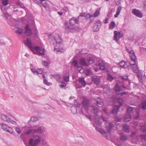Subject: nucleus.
<instances>
[{
  "instance_id": "f257e3e1",
  "label": "nucleus",
  "mask_w": 146,
  "mask_h": 146,
  "mask_svg": "<svg viewBox=\"0 0 146 146\" xmlns=\"http://www.w3.org/2000/svg\"><path fill=\"white\" fill-rule=\"evenodd\" d=\"M24 43L29 48L30 50L33 53L42 55L44 54V49H41L38 46H33L32 42L29 38H27L26 40L24 41Z\"/></svg>"
},
{
  "instance_id": "f03ea898",
  "label": "nucleus",
  "mask_w": 146,
  "mask_h": 146,
  "mask_svg": "<svg viewBox=\"0 0 146 146\" xmlns=\"http://www.w3.org/2000/svg\"><path fill=\"white\" fill-rule=\"evenodd\" d=\"M42 137L39 135L36 134L33 135V137L29 140V144L31 146H36L41 142Z\"/></svg>"
},
{
  "instance_id": "7ed1b4c3",
  "label": "nucleus",
  "mask_w": 146,
  "mask_h": 146,
  "mask_svg": "<svg viewBox=\"0 0 146 146\" xmlns=\"http://www.w3.org/2000/svg\"><path fill=\"white\" fill-rule=\"evenodd\" d=\"M9 116L5 115L3 114H0V118L3 121L9 123L13 124H15L16 123L15 121L12 120V119L9 117L10 116L11 117L14 118V117L11 113H9Z\"/></svg>"
},
{
  "instance_id": "20e7f679",
  "label": "nucleus",
  "mask_w": 146,
  "mask_h": 146,
  "mask_svg": "<svg viewBox=\"0 0 146 146\" xmlns=\"http://www.w3.org/2000/svg\"><path fill=\"white\" fill-rule=\"evenodd\" d=\"M94 62V60L91 57L89 58L86 60L85 58H82L79 61V64L80 65L84 66H88Z\"/></svg>"
},
{
  "instance_id": "39448f33",
  "label": "nucleus",
  "mask_w": 146,
  "mask_h": 146,
  "mask_svg": "<svg viewBox=\"0 0 146 146\" xmlns=\"http://www.w3.org/2000/svg\"><path fill=\"white\" fill-rule=\"evenodd\" d=\"M0 126L1 128L4 131L12 133L13 132V130L11 127H9L8 125L3 123H0Z\"/></svg>"
},
{
  "instance_id": "423d86ee",
  "label": "nucleus",
  "mask_w": 146,
  "mask_h": 146,
  "mask_svg": "<svg viewBox=\"0 0 146 146\" xmlns=\"http://www.w3.org/2000/svg\"><path fill=\"white\" fill-rule=\"evenodd\" d=\"M92 111L95 113L94 118L95 120V122L97 125L101 126L102 124V122L99 120V118L97 117L96 114L98 113V110L97 108L96 107H92Z\"/></svg>"
},
{
  "instance_id": "0eeeda50",
  "label": "nucleus",
  "mask_w": 146,
  "mask_h": 146,
  "mask_svg": "<svg viewBox=\"0 0 146 146\" xmlns=\"http://www.w3.org/2000/svg\"><path fill=\"white\" fill-rule=\"evenodd\" d=\"M119 106H118L116 105L114 106L113 109L110 113L108 112V110L106 108L104 109H103V111L105 113V114L106 115H110V113H112V114L117 113L119 111Z\"/></svg>"
},
{
  "instance_id": "6e6552de",
  "label": "nucleus",
  "mask_w": 146,
  "mask_h": 146,
  "mask_svg": "<svg viewBox=\"0 0 146 146\" xmlns=\"http://www.w3.org/2000/svg\"><path fill=\"white\" fill-rule=\"evenodd\" d=\"M114 34L113 39L116 42L119 41L120 38L122 37L123 36V32L122 31L118 32L117 31H114Z\"/></svg>"
},
{
  "instance_id": "1a4fd4ad",
  "label": "nucleus",
  "mask_w": 146,
  "mask_h": 146,
  "mask_svg": "<svg viewBox=\"0 0 146 146\" xmlns=\"http://www.w3.org/2000/svg\"><path fill=\"white\" fill-rule=\"evenodd\" d=\"M49 37L51 38L52 37L53 38L56 42L58 44L62 42V40L61 37L57 33H56L53 36L52 34H49L48 35Z\"/></svg>"
},
{
  "instance_id": "9d476101",
  "label": "nucleus",
  "mask_w": 146,
  "mask_h": 146,
  "mask_svg": "<svg viewBox=\"0 0 146 146\" xmlns=\"http://www.w3.org/2000/svg\"><path fill=\"white\" fill-rule=\"evenodd\" d=\"M79 16H78L77 18H76L74 17H73L69 20V24L71 27H74L76 24H78L79 22Z\"/></svg>"
},
{
  "instance_id": "9b49d317",
  "label": "nucleus",
  "mask_w": 146,
  "mask_h": 146,
  "mask_svg": "<svg viewBox=\"0 0 146 146\" xmlns=\"http://www.w3.org/2000/svg\"><path fill=\"white\" fill-rule=\"evenodd\" d=\"M105 124L107 131L109 134L110 133L113 126V123L108 122L105 123Z\"/></svg>"
},
{
  "instance_id": "f8f14e48",
  "label": "nucleus",
  "mask_w": 146,
  "mask_h": 146,
  "mask_svg": "<svg viewBox=\"0 0 146 146\" xmlns=\"http://www.w3.org/2000/svg\"><path fill=\"white\" fill-rule=\"evenodd\" d=\"M101 23L100 20H98L94 23L93 30L94 31L96 32L98 31L100 28Z\"/></svg>"
},
{
  "instance_id": "ddd939ff",
  "label": "nucleus",
  "mask_w": 146,
  "mask_h": 146,
  "mask_svg": "<svg viewBox=\"0 0 146 146\" xmlns=\"http://www.w3.org/2000/svg\"><path fill=\"white\" fill-rule=\"evenodd\" d=\"M34 134L38 133L40 134H43L44 133V130L41 126H39L38 129H33Z\"/></svg>"
},
{
  "instance_id": "4468645a",
  "label": "nucleus",
  "mask_w": 146,
  "mask_h": 146,
  "mask_svg": "<svg viewBox=\"0 0 146 146\" xmlns=\"http://www.w3.org/2000/svg\"><path fill=\"white\" fill-rule=\"evenodd\" d=\"M94 127H95L97 131L99 132L102 135L106 136L107 135V132L102 128L100 127H98L95 125V124L94 125Z\"/></svg>"
},
{
  "instance_id": "2eb2a0df",
  "label": "nucleus",
  "mask_w": 146,
  "mask_h": 146,
  "mask_svg": "<svg viewBox=\"0 0 146 146\" xmlns=\"http://www.w3.org/2000/svg\"><path fill=\"white\" fill-rule=\"evenodd\" d=\"M132 13L135 15L139 18H141L143 17V14L139 10L134 9H133Z\"/></svg>"
},
{
  "instance_id": "dca6fc26",
  "label": "nucleus",
  "mask_w": 146,
  "mask_h": 146,
  "mask_svg": "<svg viewBox=\"0 0 146 146\" xmlns=\"http://www.w3.org/2000/svg\"><path fill=\"white\" fill-rule=\"evenodd\" d=\"M78 81L79 84V86L78 87L79 88H81L82 86L84 87L85 86L86 83L85 81L84 78H80Z\"/></svg>"
},
{
  "instance_id": "f3484780",
  "label": "nucleus",
  "mask_w": 146,
  "mask_h": 146,
  "mask_svg": "<svg viewBox=\"0 0 146 146\" xmlns=\"http://www.w3.org/2000/svg\"><path fill=\"white\" fill-rule=\"evenodd\" d=\"M95 103L98 107H102L104 105L103 99L100 98L95 100Z\"/></svg>"
},
{
  "instance_id": "a211bd4d",
  "label": "nucleus",
  "mask_w": 146,
  "mask_h": 146,
  "mask_svg": "<svg viewBox=\"0 0 146 146\" xmlns=\"http://www.w3.org/2000/svg\"><path fill=\"white\" fill-rule=\"evenodd\" d=\"M92 79L93 82L96 85H98L100 82V78L98 76H93L92 77Z\"/></svg>"
},
{
  "instance_id": "6ab92c4d",
  "label": "nucleus",
  "mask_w": 146,
  "mask_h": 146,
  "mask_svg": "<svg viewBox=\"0 0 146 146\" xmlns=\"http://www.w3.org/2000/svg\"><path fill=\"white\" fill-rule=\"evenodd\" d=\"M25 33L28 36H30L31 35L32 31L31 29L29 28V25H26L25 27Z\"/></svg>"
},
{
  "instance_id": "aec40b11",
  "label": "nucleus",
  "mask_w": 146,
  "mask_h": 146,
  "mask_svg": "<svg viewBox=\"0 0 146 146\" xmlns=\"http://www.w3.org/2000/svg\"><path fill=\"white\" fill-rule=\"evenodd\" d=\"M136 63H134L133 64H131V63H130V64L131 65L132 68L133 69V71L135 73L139 72V70L137 68V65Z\"/></svg>"
},
{
  "instance_id": "412c9836",
  "label": "nucleus",
  "mask_w": 146,
  "mask_h": 146,
  "mask_svg": "<svg viewBox=\"0 0 146 146\" xmlns=\"http://www.w3.org/2000/svg\"><path fill=\"white\" fill-rule=\"evenodd\" d=\"M131 54L129 55L131 60L134 63H136V56L133 51H131Z\"/></svg>"
},
{
  "instance_id": "4be33fe9",
  "label": "nucleus",
  "mask_w": 146,
  "mask_h": 146,
  "mask_svg": "<svg viewBox=\"0 0 146 146\" xmlns=\"http://www.w3.org/2000/svg\"><path fill=\"white\" fill-rule=\"evenodd\" d=\"M14 30L15 32L18 34L21 35L23 32V29L18 27L15 28Z\"/></svg>"
},
{
  "instance_id": "5701e85b",
  "label": "nucleus",
  "mask_w": 146,
  "mask_h": 146,
  "mask_svg": "<svg viewBox=\"0 0 146 146\" xmlns=\"http://www.w3.org/2000/svg\"><path fill=\"white\" fill-rule=\"evenodd\" d=\"M131 119V115L130 113H127L125 115L124 118L125 121H130Z\"/></svg>"
},
{
  "instance_id": "b1692460",
  "label": "nucleus",
  "mask_w": 146,
  "mask_h": 146,
  "mask_svg": "<svg viewBox=\"0 0 146 146\" xmlns=\"http://www.w3.org/2000/svg\"><path fill=\"white\" fill-rule=\"evenodd\" d=\"M139 107L143 110H145L146 109V102H142L139 105Z\"/></svg>"
},
{
  "instance_id": "393cba45",
  "label": "nucleus",
  "mask_w": 146,
  "mask_h": 146,
  "mask_svg": "<svg viewBox=\"0 0 146 146\" xmlns=\"http://www.w3.org/2000/svg\"><path fill=\"white\" fill-rule=\"evenodd\" d=\"M57 46H54V52L56 53H57L58 52H64V50L62 48H57Z\"/></svg>"
},
{
  "instance_id": "a878e982",
  "label": "nucleus",
  "mask_w": 146,
  "mask_h": 146,
  "mask_svg": "<svg viewBox=\"0 0 146 146\" xmlns=\"http://www.w3.org/2000/svg\"><path fill=\"white\" fill-rule=\"evenodd\" d=\"M115 90L116 92H119L121 90H123L122 89V88H121L119 84L116 83L115 84Z\"/></svg>"
},
{
  "instance_id": "bb28decb",
  "label": "nucleus",
  "mask_w": 146,
  "mask_h": 146,
  "mask_svg": "<svg viewBox=\"0 0 146 146\" xmlns=\"http://www.w3.org/2000/svg\"><path fill=\"white\" fill-rule=\"evenodd\" d=\"M65 28L67 29H70L71 31H73L75 29V27H71L70 25L69 26L67 23H65Z\"/></svg>"
},
{
  "instance_id": "cd10ccee",
  "label": "nucleus",
  "mask_w": 146,
  "mask_h": 146,
  "mask_svg": "<svg viewBox=\"0 0 146 146\" xmlns=\"http://www.w3.org/2000/svg\"><path fill=\"white\" fill-rule=\"evenodd\" d=\"M122 7L121 6L119 7L117 9L116 13L114 15V17L115 18L117 17L119 15L120 12L121 10Z\"/></svg>"
},
{
  "instance_id": "c85d7f7f",
  "label": "nucleus",
  "mask_w": 146,
  "mask_h": 146,
  "mask_svg": "<svg viewBox=\"0 0 146 146\" xmlns=\"http://www.w3.org/2000/svg\"><path fill=\"white\" fill-rule=\"evenodd\" d=\"M119 65L120 67L123 68H126L128 66L126 63L124 61H121L119 63Z\"/></svg>"
},
{
  "instance_id": "c756f323",
  "label": "nucleus",
  "mask_w": 146,
  "mask_h": 146,
  "mask_svg": "<svg viewBox=\"0 0 146 146\" xmlns=\"http://www.w3.org/2000/svg\"><path fill=\"white\" fill-rule=\"evenodd\" d=\"M123 129L125 132L129 133V126L127 125H125L123 126Z\"/></svg>"
},
{
  "instance_id": "7c9ffc66",
  "label": "nucleus",
  "mask_w": 146,
  "mask_h": 146,
  "mask_svg": "<svg viewBox=\"0 0 146 146\" xmlns=\"http://www.w3.org/2000/svg\"><path fill=\"white\" fill-rule=\"evenodd\" d=\"M51 75L56 79L58 82H61V81L60 80V75Z\"/></svg>"
},
{
  "instance_id": "2f4dec72",
  "label": "nucleus",
  "mask_w": 146,
  "mask_h": 146,
  "mask_svg": "<svg viewBox=\"0 0 146 146\" xmlns=\"http://www.w3.org/2000/svg\"><path fill=\"white\" fill-rule=\"evenodd\" d=\"M103 89L104 93L108 95H109L110 91L109 89L107 87H104Z\"/></svg>"
},
{
  "instance_id": "473e14b6",
  "label": "nucleus",
  "mask_w": 146,
  "mask_h": 146,
  "mask_svg": "<svg viewBox=\"0 0 146 146\" xmlns=\"http://www.w3.org/2000/svg\"><path fill=\"white\" fill-rule=\"evenodd\" d=\"M115 78V77H113L111 74H108L107 76V79L110 82H111Z\"/></svg>"
},
{
  "instance_id": "72a5a7b5",
  "label": "nucleus",
  "mask_w": 146,
  "mask_h": 146,
  "mask_svg": "<svg viewBox=\"0 0 146 146\" xmlns=\"http://www.w3.org/2000/svg\"><path fill=\"white\" fill-rule=\"evenodd\" d=\"M88 101L87 100L86 103L85 100H84L83 102V107L86 109L88 108Z\"/></svg>"
},
{
  "instance_id": "f704fd0d",
  "label": "nucleus",
  "mask_w": 146,
  "mask_h": 146,
  "mask_svg": "<svg viewBox=\"0 0 146 146\" xmlns=\"http://www.w3.org/2000/svg\"><path fill=\"white\" fill-rule=\"evenodd\" d=\"M115 26V22L114 21H112L111 22L109 26V28L110 29H113Z\"/></svg>"
},
{
  "instance_id": "c9c22d12",
  "label": "nucleus",
  "mask_w": 146,
  "mask_h": 146,
  "mask_svg": "<svg viewBox=\"0 0 146 146\" xmlns=\"http://www.w3.org/2000/svg\"><path fill=\"white\" fill-rule=\"evenodd\" d=\"M33 129H31L28 130L27 131L25 132V134L28 135H29L30 134H31V133H32V134H34L33 132Z\"/></svg>"
},
{
  "instance_id": "e433bc0d",
  "label": "nucleus",
  "mask_w": 146,
  "mask_h": 146,
  "mask_svg": "<svg viewBox=\"0 0 146 146\" xmlns=\"http://www.w3.org/2000/svg\"><path fill=\"white\" fill-rule=\"evenodd\" d=\"M121 137H120V139L123 141L126 140L127 139V137L125 135L123 134L122 133L120 134Z\"/></svg>"
},
{
  "instance_id": "4c0bfd02",
  "label": "nucleus",
  "mask_w": 146,
  "mask_h": 146,
  "mask_svg": "<svg viewBox=\"0 0 146 146\" xmlns=\"http://www.w3.org/2000/svg\"><path fill=\"white\" fill-rule=\"evenodd\" d=\"M72 64L74 66L76 67L77 68H80L81 69L82 68L81 67L78 66V62L77 60H73L72 62Z\"/></svg>"
},
{
  "instance_id": "58836bf2",
  "label": "nucleus",
  "mask_w": 146,
  "mask_h": 146,
  "mask_svg": "<svg viewBox=\"0 0 146 146\" xmlns=\"http://www.w3.org/2000/svg\"><path fill=\"white\" fill-rule=\"evenodd\" d=\"M50 62H47L45 60L42 61V64L44 66L46 67H48L49 64H50Z\"/></svg>"
},
{
  "instance_id": "ea45409f",
  "label": "nucleus",
  "mask_w": 146,
  "mask_h": 146,
  "mask_svg": "<svg viewBox=\"0 0 146 146\" xmlns=\"http://www.w3.org/2000/svg\"><path fill=\"white\" fill-rule=\"evenodd\" d=\"M38 120V118L37 117L33 116L31 117L29 121H32L33 122H35Z\"/></svg>"
},
{
  "instance_id": "a19ab883",
  "label": "nucleus",
  "mask_w": 146,
  "mask_h": 146,
  "mask_svg": "<svg viewBox=\"0 0 146 146\" xmlns=\"http://www.w3.org/2000/svg\"><path fill=\"white\" fill-rule=\"evenodd\" d=\"M8 44L7 41L3 40L2 39H1L0 41V44L2 45H7Z\"/></svg>"
},
{
  "instance_id": "79ce46f5",
  "label": "nucleus",
  "mask_w": 146,
  "mask_h": 146,
  "mask_svg": "<svg viewBox=\"0 0 146 146\" xmlns=\"http://www.w3.org/2000/svg\"><path fill=\"white\" fill-rule=\"evenodd\" d=\"M71 110L73 113H75L77 111V110L76 107H72L71 108Z\"/></svg>"
},
{
  "instance_id": "37998d69",
  "label": "nucleus",
  "mask_w": 146,
  "mask_h": 146,
  "mask_svg": "<svg viewBox=\"0 0 146 146\" xmlns=\"http://www.w3.org/2000/svg\"><path fill=\"white\" fill-rule=\"evenodd\" d=\"M8 0H2L1 3L4 6H6L8 4Z\"/></svg>"
},
{
  "instance_id": "c03bdc74",
  "label": "nucleus",
  "mask_w": 146,
  "mask_h": 146,
  "mask_svg": "<svg viewBox=\"0 0 146 146\" xmlns=\"http://www.w3.org/2000/svg\"><path fill=\"white\" fill-rule=\"evenodd\" d=\"M100 11L98 10L96 11L95 12L92 14L93 15V17H98L100 14Z\"/></svg>"
},
{
  "instance_id": "a18cd8bd",
  "label": "nucleus",
  "mask_w": 146,
  "mask_h": 146,
  "mask_svg": "<svg viewBox=\"0 0 146 146\" xmlns=\"http://www.w3.org/2000/svg\"><path fill=\"white\" fill-rule=\"evenodd\" d=\"M119 77L121 79L124 80H126L128 78V77L126 75L121 76H119Z\"/></svg>"
},
{
  "instance_id": "49530a36",
  "label": "nucleus",
  "mask_w": 146,
  "mask_h": 146,
  "mask_svg": "<svg viewBox=\"0 0 146 146\" xmlns=\"http://www.w3.org/2000/svg\"><path fill=\"white\" fill-rule=\"evenodd\" d=\"M43 83L44 84H45L48 86H49L52 85V84L50 82H48L47 80L46 79H44Z\"/></svg>"
},
{
  "instance_id": "de8ad7c7",
  "label": "nucleus",
  "mask_w": 146,
  "mask_h": 146,
  "mask_svg": "<svg viewBox=\"0 0 146 146\" xmlns=\"http://www.w3.org/2000/svg\"><path fill=\"white\" fill-rule=\"evenodd\" d=\"M60 82L61 84L60 85V86L61 88H63L66 86V84L65 82L61 81V82Z\"/></svg>"
},
{
  "instance_id": "09e8293b",
  "label": "nucleus",
  "mask_w": 146,
  "mask_h": 146,
  "mask_svg": "<svg viewBox=\"0 0 146 146\" xmlns=\"http://www.w3.org/2000/svg\"><path fill=\"white\" fill-rule=\"evenodd\" d=\"M93 17V15L92 14H90L89 13H88L85 16L86 18L87 19H90L92 17Z\"/></svg>"
},
{
  "instance_id": "8fccbe9b",
  "label": "nucleus",
  "mask_w": 146,
  "mask_h": 146,
  "mask_svg": "<svg viewBox=\"0 0 146 146\" xmlns=\"http://www.w3.org/2000/svg\"><path fill=\"white\" fill-rule=\"evenodd\" d=\"M133 108L129 107L127 109V111L128 113H130L133 110Z\"/></svg>"
},
{
  "instance_id": "3c124183",
  "label": "nucleus",
  "mask_w": 146,
  "mask_h": 146,
  "mask_svg": "<svg viewBox=\"0 0 146 146\" xmlns=\"http://www.w3.org/2000/svg\"><path fill=\"white\" fill-rule=\"evenodd\" d=\"M140 137L142 139L146 141V134L141 135L140 136Z\"/></svg>"
},
{
  "instance_id": "603ef678",
  "label": "nucleus",
  "mask_w": 146,
  "mask_h": 146,
  "mask_svg": "<svg viewBox=\"0 0 146 146\" xmlns=\"http://www.w3.org/2000/svg\"><path fill=\"white\" fill-rule=\"evenodd\" d=\"M69 76H64L63 77L64 80L66 82L69 81Z\"/></svg>"
},
{
  "instance_id": "864d4df0",
  "label": "nucleus",
  "mask_w": 146,
  "mask_h": 146,
  "mask_svg": "<svg viewBox=\"0 0 146 146\" xmlns=\"http://www.w3.org/2000/svg\"><path fill=\"white\" fill-rule=\"evenodd\" d=\"M140 129L143 132H145L146 131V127L145 126H141Z\"/></svg>"
},
{
  "instance_id": "5fc2aeb1",
  "label": "nucleus",
  "mask_w": 146,
  "mask_h": 146,
  "mask_svg": "<svg viewBox=\"0 0 146 146\" xmlns=\"http://www.w3.org/2000/svg\"><path fill=\"white\" fill-rule=\"evenodd\" d=\"M101 118L102 119V120L104 121L105 122V123L106 122H108V119L106 117H104L103 116H102L101 117Z\"/></svg>"
},
{
  "instance_id": "6e6d98bb",
  "label": "nucleus",
  "mask_w": 146,
  "mask_h": 146,
  "mask_svg": "<svg viewBox=\"0 0 146 146\" xmlns=\"http://www.w3.org/2000/svg\"><path fill=\"white\" fill-rule=\"evenodd\" d=\"M117 102L120 105H122L123 100L121 98H118L117 99Z\"/></svg>"
},
{
  "instance_id": "4d7b16f0",
  "label": "nucleus",
  "mask_w": 146,
  "mask_h": 146,
  "mask_svg": "<svg viewBox=\"0 0 146 146\" xmlns=\"http://www.w3.org/2000/svg\"><path fill=\"white\" fill-rule=\"evenodd\" d=\"M43 72V70L42 69H38L36 72V73L41 74Z\"/></svg>"
},
{
  "instance_id": "13d9d810",
  "label": "nucleus",
  "mask_w": 146,
  "mask_h": 146,
  "mask_svg": "<svg viewBox=\"0 0 146 146\" xmlns=\"http://www.w3.org/2000/svg\"><path fill=\"white\" fill-rule=\"evenodd\" d=\"M140 110V109L139 108H138L136 111V112L137 113V117H136V119H137V118H138L139 116V111Z\"/></svg>"
},
{
  "instance_id": "bf43d9fd",
  "label": "nucleus",
  "mask_w": 146,
  "mask_h": 146,
  "mask_svg": "<svg viewBox=\"0 0 146 146\" xmlns=\"http://www.w3.org/2000/svg\"><path fill=\"white\" fill-rule=\"evenodd\" d=\"M91 73V70L90 69H87L86 71V74L87 75H90Z\"/></svg>"
},
{
  "instance_id": "052dcab7",
  "label": "nucleus",
  "mask_w": 146,
  "mask_h": 146,
  "mask_svg": "<svg viewBox=\"0 0 146 146\" xmlns=\"http://www.w3.org/2000/svg\"><path fill=\"white\" fill-rule=\"evenodd\" d=\"M15 130L19 134H20L21 132L20 129L18 127L15 128Z\"/></svg>"
},
{
  "instance_id": "680f3d73",
  "label": "nucleus",
  "mask_w": 146,
  "mask_h": 146,
  "mask_svg": "<svg viewBox=\"0 0 146 146\" xmlns=\"http://www.w3.org/2000/svg\"><path fill=\"white\" fill-rule=\"evenodd\" d=\"M5 17L8 19L9 17H10V16L9 15L8 13L6 11L5 13H3Z\"/></svg>"
},
{
  "instance_id": "e2e57ef3",
  "label": "nucleus",
  "mask_w": 146,
  "mask_h": 146,
  "mask_svg": "<svg viewBox=\"0 0 146 146\" xmlns=\"http://www.w3.org/2000/svg\"><path fill=\"white\" fill-rule=\"evenodd\" d=\"M1 9L3 13H5L6 11L5 7V6H1Z\"/></svg>"
},
{
  "instance_id": "0e129e2a",
  "label": "nucleus",
  "mask_w": 146,
  "mask_h": 146,
  "mask_svg": "<svg viewBox=\"0 0 146 146\" xmlns=\"http://www.w3.org/2000/svg\"><path fill=\"white\" fill-rule=\"evenodd\" d=\"M115 1L117 5H119L120 4V0H115Z\"/></svg>"
},
{
  "instance_id": "69168bd1",
  "label": "nucleus",
  "mask_w": 146,
  "mask_h": 146,
  "mask_svg": "<svg viewBox=\"0 0 146 146\" xmlns=\"http://www.w3.org/2000/svg\"><path fill=\"white\" fill-rule=\"evenodd\" d=\"M100 69L102 70H105L106 69V68L104 64L101 65L100 66Z\"/></svg>"
},
{
  "instance_id": "338daca9",
  "label": "nucleus",
  "mask_w": 146,
  "mask_h": 146,
  "mask_svg": "<svg viewBox=\"0 0 146 146\" xmlns=\"http://www.w3.org/2000/svg\"><path fill=\"white\" fill-rule=\"evenodd\" d=\"M31 71L35 73H36L37 71H36L34 69L31 68Z\"/></svg>"
},
{
  "instance_id": "774afa93",
  "label": "nucleus",
  "mask_w": 146,
  "mask_h": 146,
  "mask_svg": "<svg viewBox=\"0 0 146 146\" xmlns=\"http://www.w3.org/2000/svg\"><path fill=\"white\" fill-rule=\"evenodd\" d=\"M126 50L127 52H128V53H129L130 54H131V51H133V50H129V49L128 48H126Z\"/></svg>"
}]
</instances>
